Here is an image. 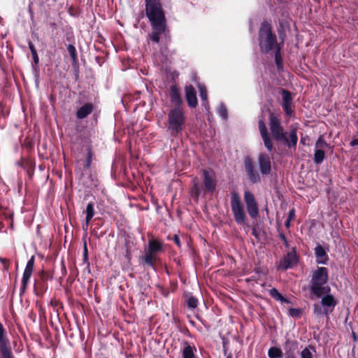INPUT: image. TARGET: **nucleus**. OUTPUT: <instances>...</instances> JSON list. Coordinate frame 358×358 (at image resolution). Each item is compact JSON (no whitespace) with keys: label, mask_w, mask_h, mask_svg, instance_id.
Here are the masks:
<instances>
[{"label":"nucleus","mask_w":358,"mask_h":358,"mask_svg":"<svg viewBox=\"0 0 358 358\" xmlns=\"http://www.w3.org/2000/svg\"><path fill=\"white\" fill-rule=\"evenodd\" d=\"M146 14L155 31L150 35L154 42H159V35L165 30V17L157 0H146Z\"/></svg>","instance_id":"nucleus-1"},{"label":"nucleus","mask_w":358,"mask_h":358,"mask_svg":"<svg viewBox=\"0 0 358 358\" xmlns=\"http://www.w3.org/2000/svg\"><path fill=\"white\" fill-rule=\"evenodd\" d=\"M327 280L328 274L326 268L320 267L314 272L310 287V294L313 299L314 296L320 298L323 294H327L330 292V287L328 285H324Z\"/></svg>","instance_id":"nucleus-2"},{"label":"nucleus","mask_w":358,"mask_h":358,"mask_svg":"<svg viewBox=\"0 0 358 358\" xmlns=\"http://www.w3.org/2000/svg\"><path fill=\"white\" fill-rule=\"evenodd\" d=\"M320 297L321 301L318 303H315L313 306L314 314L317 317L323 315H328L333 312L337 304V300L333 295L330 294L329 292L323 294Z\"/></svg>","instance_id":"nucleus-3"},{"label":"nucleus","mask_w":358,"mask_h":358,"mask_svg":"<svg viewBox=\"0 0 358 358\" xmlns=\"http://www.w3.org/2000/svg\"><path fill=\"white\" fill-rule=\"evenodd\" d=\"M260 48L264 52H268L275 43V36L272 34L270 25L264 22L259 31Z\"/></svg>","instance_id":"nucleus-4"},{"label":"nucleus","mask_w":358,"mask_h":358,"mask_svg":"<svg viewBox=\"0 0 358 358\" xmlns=\"http://www.w3.org/2000/svg\"><path fill=\"white\" fill-rule=\"evenodd\" d=\"M184 121L183 112L180 108L171 110L169 114V129L173 134L179 133L182 129Z\"/></svg>","instance_id":"nucleus-5"},{"label":"nucleus","mask_w":358,"mask_h":358,"mask_svg":"<svg viewBox=\"0 0 358 358\" xmlns=\"http://www.w3.org/2000/svg\"><path fill=\"white\" fill-rule=\"evenodd\" d=\"M231 207L236 222L238 224H243L245 217L243 207L238 194L234 192L231 194Z\"/></svg>","instance_id":"nucleus-6"},{"label":"nucleus","mask_w":358,"mask_h":358,"mask_svg":"<svg viewBox=\"0 0 358 358\" xmlns=\"http://www.w3.org/2000/svg\"><path fill=\"white\" fill-rule=\"evenodd\" d=\"M269 125L271 134L276 140L287 141L288 142V138H286V134L283 131L279 119L273 114L270 116Z\"/></svg>","instance_id":"nucleus-7"},{"label":"nucleus","mask_w":358,"mask_h":358,"mask_svg":"<svg viewBox=\"0 0 358 358\" xmlns=\"http://www.w3.org/2000/svg\"><path fill=\"white\" fill-rule=\"evenodd\" d=\"M244 199L250 216L253 218L256 217L258 215L259 210L253 194L249 191H245L244 193Z\"/></svg>","instance_id":"nucleus-8"},{"label":"nucleus","mask_w":358,"mask_h":358,"mask_svg":"<svg viewBox=\"0 0 358 358\" xmlns=\"http://www.w3.org/2000/svg\"><path fill=\"white\" fill-rule=\"evenodd\" d=\"M259 166L262 174H269L271 172V158L268 155L262 153L259 156Z\"/></svg>","instance_id":"nucleus-9"},{"label":"nucleus","mask_w":358,"mask_h":358,"mask_svg":"<svg viewBox=\"0 0 358 358\" xmlns=\"http://www.w3.org/2000/svg\"><path fill=\"white\" fill-rule=\"evenodd\" d=\"M203 176L205 189L208 192L214 191L216 187L214 174L210 171L203 170Z\"/></svg>","instance_id":"nucleus-10"},{"label":"nucleus","mask_w":358,"mask_h":358,"mask_svg":"<svg viewBox=\"0 0 358 358\" xmlns=\"http://www.w3.org/2000/svg\"><path fill=\"white\" fill-rule=\"evenodd\" d=\"M34 257L32 256L30 258V259L28 261V262L26 265L25 269L24 271V273H23V276H22V280L23 289L26 288V287L28 284V282L31 276L33 269H34Z\"/></svg>","instance_id":"nucleus-11"},{"label":"nucleus","mask_w":358,"mask_h":358,"mask_svg":"<svg viewBox=\"0 0 358 358\" xmlns=\"http://www.w3.org/2000/svg\"><path fill=\"white\" fill-rule=\"evenodd\" d=\"M245 171L249 176L250 180L256 182L259 180L258 174L255 172L254 166L251 159L247 157L244 160Z\"/></svg>","instance_id":"nucleus-12"},{"label":"nucleus","mask_w":358,"mask_h":358,"mask_svg":"<svg viewBox=\"0 0 358 358\" xmlns=\"http://www.w3.org/2000/svg\"><path fill=\"white\" fill-rule=\"evenodd\" d=\"M297 262V257L294 252H288L284 259L280 262L279 267L287 269L294 266Z\"/></svg>","instance_id":"nucleus-13"},{"label":"nucleus","mask_w":358,"mask_h":358,"mask_svg":"<svg viewBox=\"0 0 358 358\" xmlns=\"http://www.w3.org/2000/svg\"><path fill=\"white\" fill-rule=\"evenodd\" d=\"M185 94L189 106L195 107L197 105V99L194 87L191 85L187 86L185 87Z\"/></svg>","instance_id":"nucleus-14"},{"label":"nucleus","mask_w":358,"mask_h":358,"mask_svg":"<svg viewBox=\"0 0 358 358\" xmlns=\"http://www.w3.org/2000/svg\"><path fill=\"white\" fill-rule=\"evenodd\" d=\"M282 96L283 101L284 110L287 115H290L292 113L291 106L292 102L291 94L286 90H282Z\"/></svg>","instance_id":"nucleus-15"},{"label":"nucleus","mask_w":358,"mask_h":358,"mask_svg":"<svg viewBox=\"0 0 358 358\" xmlns=\"http://www.w3.org/2000/svg\"><path fill=\"white\" fill-rule=\"evenodd\" d=\"M315 255L316 257V261L318 264L326 263L327 260V255L322 246L318 245L315 248Z\"/></svg>","instance_id":"nucleus-16"},{"label":"nucleus","mask_w":358,"mask_h":358,"mask_svg":"<svg viewBox=\"0 0 358 358\" xmlns=\"http://www.w3.org/2000/svg\"><path fill=\"white\" fill-rule=\"evenodd\" d=\"M285 134L286 138H288V142L287 141H282L285 143L289 147H295L298 141L296 129L294 128L291 129L289 133Z\"/></svg>","instance_id":"nucleus-17"},{"label":"nucleus","mask_w":358,"mask_h":358,"mask_svg":"<svg viewBox=\"0 0 358 358\" xmlns=\"http://www.w3.org/2000/svg\"><path fill=\"white\" fill-rule=\"evenodd\" d=\"M92 110V106L87 103L83 106L77 112V117L80 119H83L87 117Z\"/></svg>","instance_id":"nucleus-18"},{"label":"nucleus","mask_w":358,"mask_h":358,"mask_svg":"<svg viewBox=\"0 0 358 358\" xmlns=\"http://www.w3.org/2000/svg\"><path fill=\"white\" fill-rule=\"evenodd\" d=\"M162 250V244L157 240H150L149 241L148 251L151 253L156 254Z\"/></svg>","instance_id":"nucleus-19"},{"label":"nucleus","mask_w":358,"mask_h":358,"mask_svg":"<svg viewBox=\"0 0 358 358\" xmlns=\"http://www.w3.org/2000/svg\"><path fill=\"white\" fill-rule=\"evenodd\" d=\"M94 215V205L92 203H89L86 208V229L87 228L92 218Z\"/></svg>","instance_id":"nucleus-20"},{"label":"nucleus","mask_w":358,"mask_h":358,"mask_svg":"<svg viewBox=\"0 0 358 358\" xmlns=\"http://www.w3.org/2000/svg\"><path fill=\"white\" fill-rule=\"evenodd\" d=\"M268 355L270 358H281L282 352L280 348L273 347L269 349Z\"/></svg>","instance_id":"nucleus-21"},{"label":"nucleus","mask_w":358,"mask_h":358,"mask_svg":"<svg viewBox=\"0 0 358 358\" xmlns=\"http://www.w3.org/2000/svg\"><path fill=\"white\" fill-rule=\"evenodd\" d=\"M324 158V152L322 150H315L314 161L316 164H320Z\"/></svg>","instance_id":"nucleus-22"},{"label":"nucleus","mask_w":358,"mask_h":358,"mask_svg":"<svg viewBox=\"0 0 358 358\" xmlns=\"http://www.w3.org/2000/svg\"><path fill=\"white\" fill-rule=\"evenodd\" d=\"M183 358H195L193 348L187 345L184 348L182 352Z\"/></svg>","instance_id":"nucleus-23"},{"label":"nucleus","mask_w":358,"mask_h":358,"mask_svg":"<svg viewBox=\"0 0 358 358\" xmlns=\"http://www.w3.org/2000/svg\"><path fill=\"white\" fill-rule=\"evenodd\" d=\"M2 358H13L10 349L8 345L0 347Z\"/></svg>","instance_id":"nucleus-24"},{"label":"nucleus","mask_w":358,"mask_h":358,"mask_svg":"<svg viewBox=\"0 0 358 358\" xmlns=\"http://www.w3.org/2000/svg\"><path fill=\"white\" fill-rule=\"evenodd\" d=\"M262 139L264 141V143L265 147L269 151H271L272 149H273V143H272V141H271V138H269L268 134H265V136H262Z\"/></svg>","instance_id":"nucleus-25"},{"label":"nucleus","mask_w":358,"mask_h":358,"mask_svg":"<svg viewBox=\"0 0 358 358\" xmlns=\"http://www.w3.org/2000/svg\"><path fill=\"white\" fill-rule=\"evenodd\" d=\"M328 145L324 141V140L322 137H320L315 143V150H324V149Z\"/></svg>","instance_id":"nucleus-26"},{"label":"nucleus","mask_w":358,"mask_h":358,"mask_svg":"<svg viewBox=\"0 0 358 358\" xmlns=\"http://www.w3.org/2000/svg\"><path fill=\"white\" fill-rule=\"evenodd\" d=\"M8 342L4 336V329L0 324V347L8 345Z\"/></svg>","instance_id":"nucleus-27"},{"label":"nucleus","mask_w":358,"mask_h":358,"mask_svg":"<svg viewBox=\"0 0 358 358\" xmlns=\"http://www.w3.org/2000/svg\"><path fill=\"white\" fill-rule=\"evenodd\" d=\"M154 255L155 254L151 253L149 251L146 252L145 257H144V261L147 264L150 265V266L152 265V260L154 259Z\"/></svg>","instance_id":"nucleus-28"},{"label":"nucleus","mask_w":358,"mask_h":358,"mask_svg":"<svg viewBox=\"0 0 358 358\" xmlns=\"http://www.w3.org/2000/svg\"><path fill=\"white\" fill-rule=\"evenodd\" d=\"M192 192L194 194L196 197H198L199 196V194H201L199 182L197 179L194 180V187H193Z\"/></svg>","instance_id":"nucleus-29"},{"label":"nucleus","mask_w":358,"mask_h":358,"mask_svg":"<svg viewBox=\"0 0 358 358\" xmlns=\"http://www.w3.org/2000/svg\"><path fill=\"white\" fill-rule=\"evenodd\" d=\"M269 293L271 296L277 301L282 299V296L281 294L279 293L278 291L275 288L270 289Z\"/></svg>","instance_id":"nucleus-30"},{"label":"nucleus","mask_w":358,"mask_h":358,"mask_svg":"<svg viewBox=\"0 0 358 358\" xmlns=\"http://www.w3.org/2000/svg\"><path fill=\"white\" fill-rule=\"evenodd\" d=\"M199 92H200V96H201V99L203 101H205L206 102L207 101V93H206V90L205 89V87L203 86H201V85H199Z\"/></svg>","instance_id":"nucleus-31"},{"label":"nucleus","mask_w":358,"mask_h":358,"mask_svg":"<svg viewBox=\"0 0 358 358\" xmlns=\"http://www.w3.org/2000/svg\"><path fill=\"white\" fill-rule=\"evenodd\" d=\"M259 129L261 134V136H265V134H267V129L266 127V124L262 120H259Z\"/></svg>","instance_id":"nucleus-32"},{"label":"nucleus","mask_w":358,"mask_h":358,"mask_svg":"<svg viewBox=\"0 0 358 358\" xmlns=\"http://www.w3.org/2000/svg\"><path fill=\"white\" fill-rule=\"evenodd\" d=\"M301 355V358H313V354L308 348L303 349Z\"/></svg>","instance_id":"nucleus-33"},{"label":"nucleus","mask_w":358,"mask_h":358,"mask_svg":"<svg viewBox=\"0 0 358 358\" xmlns=\"http://www.w3.org/2000/svg\"><path fill=\"white\" fill-rule=\"evenodd\" d=\"M187 303H188L189 307L192 308H196L197 306V300L194 297H192V296H191L188 299Z\"/></svg>","instance_id":"nucleus-34"},{"label":"nucleus","mask_w":358,"mask_h":358,"mask_svg":"<svg viewBox=\"0 0 358 358\" xmlns=\"http://www.w3.org/2000/svg\"><path fill=\"white\" fill-rule=\"evenodd\" d=\"M289 313L292 317H299L301 315V310L296 308H290Z\"/></svg>","instance_id":"nucleus-35"},{"label":"nucleus","mask_w":358,"mask_h":358,"mask_svg":"<svg viewBox=\"0 0 358 358\" xmlns=\"http://www.w3.org/2000/svg\"><path fill=\"white\" fill-rule=\"evenodd\" d=\"M219 113H220V115L223 118H226L227 117V110H226V108L223 106H221L220 107V108H219Z\"/></svg>","instance_id":"nucleus-36"},{"label":"nucleus","mask_w":358,"mask_h":358,"mask_svg":"<svg viewBox=\"0 0 358 358\" xmlns=\"http://www.w3.org/2000/svg\"><path fill=\"white\" fill-rule=\"evenodd\" d=\"M68 49H69V51L71 55L72 56V57L75 58L76 55H75V48H74V47L72 46V45H69Z\"/></svg>","instance_id":"nucleus-37"},{"label":"nucleus","mask_w":358,"mask_h":358,"mask_svg":"<svg viewBox=\"0 0 358 358\" xmlns=\"http://www.w3.org/2000/svg\"><path fill=\"white\" fill-rule=\"evenodd\" d=\"M172 100H173V101H176V102L179 101V100H180V97H179L178 94L176 92H173V97H172Z\"/></svg>","instance_id":"nucleus-38"},{"label":"nucleus","mask_w":358,"mask_h":358,"mask_svg":"<svg viewBox=\"0 0 358 358\" xmlns=\"http://www.w3.org/2000/svg\"><path fill=\"white\" fill-rule=\"evenodd\" d=\"M29 47L31 52V55H36V53H37L34 45L31 43H29Z\"/></svg>","instance_id":"nucleus-39"},{"label":"nucleus","mask_w":358,"mask_h":358,"mask_svg":"<svg viewBox=\"0 0 358 358\" xmlns=\"http://www.w3.org/2000/svg\"><path fill=\"white\" fill-rule=\"evenodd\" d=\"M294 216H295L294 210V209L290 210L289 213V218H288V220H292V219H294Z\"/></svg>","instance_id":"nucleus-40"},{"label":"nucleus","mask_w":358,"mask_h":358,"mask_svg":"<svg viewBox=\"0 0 358 358\" xmlns=\"http://www.w3.org/2000/svg\"><path fill=\"white\" fill-rule=\"evenodd\" d=\"M32 56L35 64H37L38 63V57L37 53H36V55H32Z\"/></svg>","instance_id":"nucleus-41"},{"label":"nucleus","mask_w":358,"mask_h":358,"mask_svg":"<svg viewBox=\"0 0 358 358\" xmlns=\"http://www.w3.org/2000/svg\"><path fill=\"white\" fill-rule=\"evenodd\" d=\"M350 145L352 146H355V145H358V138H356V139H353L351 143H350Z\"/></svg>","instance_id":"nucleus-42"},{"label":"nucleus","mask_w":358,"mask_h":358,"mask_svg":"<svg viewBox=\"0 0 358 358\" xmlns=\"http://www.w3.org/2000/svg\"><path fill=\"white\" fill-rule=\"evenodd\" d=\"M87 248L86 244H85V246H84V258H85V259H87Z\"/></svg>","instance_id":"nucleus-43"},{"label":"nucleus","mask_w":358,"mask_h":358,"mask_svg":"<svg viewBox=\"0 0 358 358\" xmlns=\"http://www.w3.org/2000/svg\"><path fill=\"white\" fill-rule=\"evenodd\" d=\"M308 140V137L306 136H303L301 138V143H303V144H306V141Z\"/></svg>","instance_id":"nucleus-44"},{"label":"nucleus","mask_w":358,"mask_h":358,"mask_svg":"<svg viewBox=\"0 0 358 358\" xmlns=\"http://www.w3.org/2000/svg\"><path fill=\"white\" fill-rule=\"evenodd\" d=\"M174 241H175L176 244H177L178 246H180V241H179V238L178 236H174Z\"/></svg>","instance_id":"nucleus-45"},{"label":"nucleus","mask_w":358,"mask_h":358,"mask_svg":"<svg viewBox=\"0 0 358 358\" xmlns=\"http://www.w3.org/2000/svg\"><path fill=\"white\" fill-rule=\"evenodd\" d=\"M281 303H289V301L285 298L284 296H282V300H279Z\"/></svg>","instance_id":"nucleus-46"},{"label":"nucleus","mask_w":358,"mask_h":358,"mask_svg":"<svg viewBox=\"0 0 358 358\" xmlns=\"http://www.w3.org/2000/svg\"><path fill=\"white\" fill-rule=\"evenodd\" d=\"M252 234L255 236V237H257L258 236V234H257V232L256 231V229H253L252 230Z\"/></svg>","instance_id":"nucleus-47"},{"label":"nucleus","mask_w":358,"mask_h":358,"mask_svg":"<svg viewBox=\"0 0 358 358\" xmlns=\"http://www.w3.org/2000/svg\"><path fill=\"white\" fill-rule=\"evenodd\" d=\"M289 222H290V220H287V222H286V226L287 227H289Z\"/></svg>","instance_id":"nucleus-48"},{"label":"nucleus","mask_w":358,"mask_h":358,"mask_svg":"<svg viewBox=\"0 0 358 358\" xmlns=\"http://www.w3.org/2000/svg\"><path fill=\"white\" fill-rule=\"evenodd\" d=\"M287 358H293V357H287Z\"/></svg>","instance_id":"nucleus-49"},{"label":"nucleus","mask_w":358,"mask_h":358,"mask_svg":"<svg viewBox=\"0 0 358 358\" xmlns=\"http://www.w3.org/2000/svg\"><path fill=\"white\" fill-rule=\"evenodd\" d=\"M227 358H230V357H227Z\"/></svg>","instance_id":"nucleus-50"}]
</instances>
